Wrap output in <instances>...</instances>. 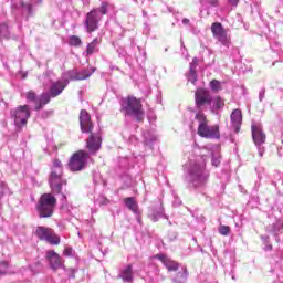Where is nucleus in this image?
I'll use <instances>...</instances> for the list:
<instances>
[{"label": "nucleus", "mask_w": 283, "mask_h": 283, "mask_svg": "<svg viewBox=\"0 0 283 283\" xmlns=\"http://www.w3.org/2000/svg\"><path fill=\"white\" fill-rule=\"evenodd\" d=\"M80 126L83 134H90L86 139V149L90 154H96L101 151V145H103V137L101 134L94 132V123H92V116L87 111L82 109L80 113Z\"/></svg>", "instance_id": "1"}, {"label": "nucleus", "mask_w": 283, "mask_h": 283, "mask_svg": "<svg viewBox=\"0 0 283 283\" xmlns=\"http://www.w3.org/2000/svg\"><path fill=\"white\" fill-rule=\"evenodd\" d=\"M122 112H125L126 116H134L137 123L145 120L143 102L132 95L122 99Z\"/></svg>", "instance_id": "2"}, {"label": "nucleus", "mask_w": 283, "mask_h": 283, "mask_svg": "<svg viewBox=\"0 0 283 283\" xmlns=\"http://www.w3.org/2000/svg\"><path fill=\"white\" fill-rule=\"evenodd\" d=\"M195 118L199 123L197 129L198 136L201 138H220V126H209V119H207V115H205V113H197Z\"/></svg>", "instance_id": "3"}, {"label": "nucleus", "mask_w": 283, "mask_h": 283, "mask_svg": "<svg viewBox=\"0 0 283 283\" xmlns=\"http://www.w3.org/2000/svg\"><path fill=\"white\" fill-rule=\"evenodd\" d=\"M90 161V153L80 149L73 153L67 161V169L72 174H78V171H85L87 169V163Z\"/></svg>", "instance_id": "4"}, {"label": "nucleus", "mask_w": 283, "mask_h": 283, "mask_svg": "<svg viewBox=\"0 0 283 283\" xmlns=\"http://www.w3.org/2000/svg\"><path fill=\"white\" fill-rule=\"evenodd\" d=\"M36 209L40 218H52L54 209H56V197L52 193L41 195Z\"/></svg>", "instance_id": "5"}, {"label": "nucleus", "mask_w": 283, "mask_h": 283, "mask_svg": "<svg viewBox=\"0 0 283 283\" xmlns=\"http://www.w3.org/2000/svg\"><path fill=\"white\" fill-rule=\"evenodd\" d=\"M11 118L18 129H23L28 125V119L32 116L29 105H20L10 112Z\"/></svg>", "instance_id": "6"}, {"label": "nucleus", "mask_w": 283, "mask_h": 283, "mask_svg": "<svg viewBox=\"0 0 283 283\" xmlns=\"http://www.w3.org/2000/svg\"><path fill=\"white\" fill-rule=\"evenodd\" d=\"M49 185L52 193L59 195L63 191V186L67 185V179H63V170L56 172L52 170L49 175Z\"/></svg>", "instance_id": "7"}, {"label": "nucleus", "mask_w": 283, "mask_h": 283, "mask_svg": "<svg viewBox=\"0 0 283 283\" xmlns=\"http://www.w3.org/2000/svg\"><path fill=\"white\" fill-rule=\"evenodd\" d=\"M49 185L52 193L59 195L63 191V186L67 185V179H63V170L56 172L52 170L49 175Z\"/></svg>", "instance_id": "8"}, {"label": "nucleus", "mask_w": 283, "mask_h": 283, "mask_svg": "<svg viewBox=\"0 0 283 283\" xmlns=\"http://www.w3.org/2000/svg\"><path fill=\"white\" fill-rule=\"evenodd\" d=\"M211 32L214 39L221 43V45H224L226 48H229L231 45V35H228L227 29L222 25L220 22H214L211 24Z\"/></svg>", "instance_id": "9"}, {"label": "nucleus", "mask_w": 283, "mask_h": 283, "mask_svg": "<svg viewBox=\"0 0 283 283\" xmlns=\"http://www.w3.org/2000/svg\"><path fill=\"white\" fill-rule=\"evenodd\" d=\"M195 103L198 109L205 107V105H211L213 103V97L207 88H197L195 93Z\"/></svg>", "instance_id": "10"}, {"label": "nucleus", "mask_w": 283, "mask_h": 283, "mask_svg": "<svg viewBox=\"0 0 283 283\" xmlns=\"http://www.w3.org/2000/svg\"><path fill=\"white\" fill-rule=\"evenodd\" d=\"M98 23H101V15H98V9H93L86 14V32H88L90 34H92V32H96Z\"/></svg>", "instance_id": "11"}, {"label": "nucleus", "mask_w": 283, "mask_h": 283, "mask_svg": "<svg viewBox=\"0 0 283 283\" xmlns=\"http://www.w3.org/2000/svg\"><path fill=\"white\" fill-rule=\"evenodd\" d=\"M46 260L53 271H59V269L63 268V260L54 250H49L46 252Z\"/></svg>", "instance_id": "12"}, {"label": "nucleus", "mask_w": 283, "mask_h": 283, "mask_svg": "<svg viewBox=\"0 0 283 283\" xmlns=\"http://www.w3.org/2000/svg\"><path fill=\"white\" fill-rule=\"evenodd\" d=\"M69 84H70V81L67 80L65 81L59 80L56 82H53L49 90V94L51 98H56V96H61V94H63V91L65 90V87H67Z\"/></svg>", "instance_id": "13"}, {"label": "nucleus", "mask_w": 283, "mask_h": 283, "mask_svg": "<svg viewBox=\"0 0 283 283\" xmlns=\"http://www.w3.org/2000/svg\"><path fill=\"white\" fill-rule=\"evenodd\" d=\"M156 260H160V262L166 266L167 271L176 272L178 269H180V263L171 260L169 256L166 254H156L155 255Z\"/></svg>", "instance_id": "14"}, {"label": "nucleus", "mask_w": 283, "mask_h": 283, "mask_svg": "<svg viewBox=\"0 0 283 283\" xmlns=\"http://www.w3.org/2000/svg\"><path fill=\"white\" fill-rule=\"evenodd\" d=\"M252 138L255 145H264L266 143V135L262 132V128L252 125Z\"/></svg>", "instance_id": "15"}, {"label": "nucleus", "mask_w": 283, "mask_h": 283, "mask_svg": "<svg viewBox=\"0 0 283 283\" xmlns=\"http://www.w3.org/2000/svg\"><path fill=\"white\" fill-rule=\"evenodd\" d=\"M231 124L234 127V132L238 134L240 133V127H242V111L240 109H234L231 115Z\"/></svg>", "instance_id": "16"}, {"label": "nucleus", "mask_w": 283, "mask_h": 283, "mask_svg": "<svg viewBox=\"0 0 283 283\" xmlns=\"http://www.w3.org/2000/svg\"><path fill=\"white\" fill-rule=\"evenodd\" d=\"M50 101H52V96L48 92H43L39 95L38 99L35 101V112H40L43 109L45 105H49Z\"/></svg>", "instance_id": "17"}, {"label": "nucleus", "mask_w": 283, "mask_h": 283, "mask_svg": "<svg viewBox=\"0 0 283 283\" xmlns=\"http://www.w3.org/2000/svg\"><path fill=\"white\" fill-rule=\"evenodd\" d=\"M119 277L120 280H123V282H134V268L132 266V264L127 265L120 271Z\"/></svg>", "instance_id": "18"}, {"label": "nucleus", "mask_w": 283, "mask_h": 283, "mask_svg": "<svg viewBox=\"0 0 283 283\" xmlns=\"http://www.w3.org/2000/svg\"><path fill=\"white\" fill-rule=\"evenodd\" d=\"M93 72H96V69H92V71L85 69L81 72H77L71 75V81H85V78L91 77Z\"/></svg>", "instance_id": "19"}, {"label": "nucleus", "mask_w": 283, "mask_h": 283, "mask_svg": "<svg viewBox=\"0 0 283 283\" xmlns=\"http://www.w3.org/2000/svg\"><path fill=\"white\" fill-rule=\"evenodd\" d=\"M98 45H101V40L98 38H95L86 46V56H92V54L98 52Z\"/></svg>", "instance_id": "20"}, {"label": "nucleus", "mask_w": 283, "mask_h": 283, "mask_svg": "<svg viewBox=\"0 0 283 283\" xmlns=\"http://www.w3.org/2000/svg\"><path fill=\"white\" fill-rule=\"evenodd\" d=\"M52 231V228L46 227H38L35 230V235L39 238V240H48V237L50 235Z\"/></svg>", "instance_id": "21"}, {"label": "nucleus", "mask_w": 283, "mask_h": 283, "mask_svg": "<svg viewBox=\"0 0 283 283\" xmlns=\"http://www.w3.org/2000/svg\"><path fill=\"white\" fill-rule=\"evenodd\" d=\"M124 202L129 211H133V213H138V203L136 202V199H134V197L125 198Z\"/></svg>", "instance_id": "22"}, {"label": "nucleus", "mask_w": 283, "mask_h": 283, "mask_svg": "<svg viewBox=\"0 0 283 283\" xmlns=\"http://www.w3.org/2000/svg\"><path fill=\"white\" fill-rule=\"evenodd\" d=\"M45 242H48L49 244H52V245H59V244H61V237H59L56 234V232L51 230V232H49V237H46Z\"/></svg>", "instance_id": "23"}, {"label": "nucleus", "mask_w": 283, "mask_h": 283, "mask_svg": "<svg viewBox=\"0 0 283 283\" xmlns=\"http://www.w3.org/2000/svg\"><path fill=\"white\" fill-rule=\"evenodd\" d=\"M69 45H71V48H81V45H83V41L78 35H71L69 39Z\"/></svg>", "instance_id": "24"}, {"label": "nucleus", "mask_w": 283, "mask_h": 283, "mask_svg": "<svg viewBox=\"0 0 283 283\" xmlns=\"http://www.w3.org/2000/svg\"><path fill=\"white\" fill-rule=\"evenodd\" d=\"M25 98H27V101L34 103V105H36V101H39L36 92H34L33 90H30L25 93Z\"/></svg>", "instance_id": "25"}, {"label": "nucleus", "mask_w": 283, "mask_h": 283, "mask_svg": "<svg viewBox=\"0 0 283 283\" xmlns=\"http://www.w3.org/2000/svg\"><path fill=\"white\" fill-rule=\"evenodd\" d=\"M210 90H212V92H220V90H222V85L220 84V81L212 80L210 82Z\"/></svg>", "instance_id": "26"}, {"label": "nucleus", "mask_w": 283, "mask_h": 283, "mask_svg": "<svg viewBox=\"0 0 283 283\" xmlns=\"http://www.w3.org/2000/svg\"><path fill=\"white\" fill-rule=\"evenodd\" d=\"M219 233L220 235L227 237L231 233V227L229 226H219Z\"/></svg>", "instance_id": "27"}, {"label": "nucleus", "mask_w": 283, "mask_h": 283, "mask_svg": "<svg viewBox=\"0 0 283 283\" xmlns=\"http://www.w3.org/2000/svg\"><path fill=\"white\" fill-rule=\"evenodd\" d=\"M214 107L216 109H222L224 107V99L220 96L214 97Z\"/></svg>", "instance_id": "28"}, {"label": "nucleus", "mask_w": 283, "mask_h": 283, "mask_svg": "<svg viewBox=\"0 0 283 283\" xmlns=\"http://www.w3.org/2000/svg\"><path fill=\"white\" fill-rule=\"evenodd\" d=\"M188 80L192 82V84L198 81V74L196 73V70L190 69L189 74H188Z\"/></svg>", "instance_id": "29"}, {"label": "nucleus", "mask_w": 283, "mask_h": 283, "mask_svg": "<svg viewBox=\"0 0 283 283\" xmlns=\"http://www.w3.org/2000/svg\"><path fill=\"white\" fill-rule=\"evenodd\" d=\"M8 262L7 261H2L0 262V275H6V273H8Z\"/></svg>", "instance_id": "30"}, {"label": "nucleus", "mask_w": 283, "mask_h": 283, "mask_svg": "<svg viewBox=\"0 0 283 283\" xmlns=\"http://www.w3.org/2000/svg\"><path fill=\"white\" fill-rule=\"evenodd\" d=\"M53 167H55L56 169H60V171H63V163L61 161V159L59 158L53 159Z\"/></svg>", "instance_id": "31"}, {"label": "nucleus", "mask_w": 283, "mask_h": 283, "mask_svg": "<svg viewBox=\"0 0 283 283\" xmlns=\"http://www.w3.org/2000/svg\"><path fill=\"white\" fill-rule=\"evenodd\" d=\"M107 8H109V4L107 2H103L99 8L101 14H107Z\"/></svg>", "instance_id": "32"}, {"label": "nucleus", "mask_w": 283, "mask_h": 283, "mask_svg": "<svg viewBox=\"0 0 283 283\" xmlns=\"http://www.w3.org/2000/svg\"><path fill=\"white\" fill-rule=\"evenodd\" d=\"M190 174H191V176H198V177H200V176H202V168L197 167V170H196V171L191 170Z\"/></svg>", "instance_id": "33"}, {"label": "nucleus", "mask_w": 283, "mask_h": 283, "mask_svg": "<svg viewBox=\"0 0 283 283\" xmlns=\"http://www.w3.org/2000/svg\"><path fill=\"white\" fill-rule=\"evenodd\" d=\"M63 253L67 256L72 255V248H65Z\"/></svg>", "instance_id": "34"}, {"label": "nucleus", "mask_w": 283, "mask_h": 283, "mask_svg": "<svg viewBox=\"0 0 283 283\" xmlns=\"http://www.w3.org/2000/svg\"><path fill=\"white\" fill-rule=\"evenodd\" d=\"M212 165H213L214 167H219V165H220V159H216L214 157H212Z\"/></svg>", "instance_id": "35"}, {"label": "nucleus", "mask_w": 283, "mask_h": 283, "mask_svg": "<svg viewBox=\"0 0 283 283\" xmlns=\"http://www.w3.org/2000/svg\"><path fill=\"white\" fill-rule=\"evenodd\" d=\"M0 30L3 32L4 30H8V24L7 23H1L0 24Z\"/></svg>", "instance_id": "36"}, {"label": "nucleus", "mask_w": 283, "mask_h": 283, "mask_svg": "<svg viewBox=\"0 0 283 283\" xmlns=\"http://www.w3.org/2000/svg\"><path fill=\"white\" fill-rule=\"evenodd\" d=\"M229 3L231 6H238V3H240V0H229Z\"/></svg>", "instance_id": "37"}, {"label": "nucleus", "mask_w": 283, "mask_h": 283, "mask_svg": "<svg viewBox=\"0 0 283 283\" xmlns=\"http://www.w3.org/2000/svg\"><path fill=\"white\" fill-rule=\"evenodd\" d=\"M182 23H184L185 25L189 24V19L185 18V19L182 20Z\"/></svg>", "instance_id": "38"}, {"label": "nucleus", "mask_w": 283, "mask_h": 283, "mask_svg": "<svg viewBox=\"0 0 283 283\" xmlns=\"http://www.w3.org/2000/svg\"><path fill=\"white\" fill-rule=\"evenodd\" d=\"M213 6H218V0H214Z\"/></svg>", "instance_id": "39"}, {"label": "nucleus", "mask_w": 283, "mask_h": 283, "mask_svg": "<svg viewBox=\"0 0 283 283\" xmlns=\"http://www.w3.org/2000/svg\"><path fill=\"white\" fill-rule=\"evenodd\" d=\"M184 273L187 275V273H188V272H187V268L184 269Z\"/></svg>", "instance_id": "40"}, {"label": "nucleus", "mask_w": 283, "mask_h": 283, "mask_svg": "<svg viewBox=\"0 0 283 283\" xmlns=\"http://www.w3.org/2000/svg\"><path fill=\"white\" fill-rule=\"evenodd\" d=\"M3 196V191H0V198Z\"/></svg>", "instance_id": "41"}]
</instances>
